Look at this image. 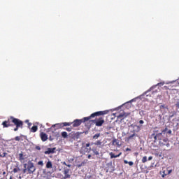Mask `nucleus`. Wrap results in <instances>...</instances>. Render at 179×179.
I'll return each mask as SVG.
<instances>
[{
  "instance_id": "6",
  "label": "nucleus",
  "mask_w": 179,
  "mask_h": 179,
  "mask_svg": "<svg viewBox=\"0 0 179 179\" xmlns=\"http://www.w3.org/2000/svg\"><path fill=\"white\" fill-rule=\"evenodd\" d=\"M159 145L162 146H170L168 138H164L159 140Z\"/></svg>"
},
{
  "instance_id": "21",
  "label": "nucleus",
  "mask_w": 179,
  "mask_h": 179,
  "mask_svg": "<svg viewBox=\"0 0 179 179\" xmlns=\"http://www.w3.org/2000/svg\"><path fill=\"white\" fill-rule=\"evenodd\" d=\"M37 129H38L37 126H33L31 129V132H37Z\"/></svg>"
},
{
  "instance_id": "7",
  "label": "nucleus",
  "mask_w": 179,
  "mask_h": 179,
  "mask_svg": "<svg viewBox=\"0 0 179 179\" xmlns=\"http://www.w3.org/2000/svg\"><path fill=\"white\" fill-rule=\"evenodd\" d=\"M40 138L42 141V142H45L48 139V135L44 132H41L40 133Z\"/></svg>"
},
{
  "instance_id": "50",
  "label": "nucleus",
  "mask_w": 179,
  "mask_h": 179,
  "mask_svg": "<svg viewBox=\"0 0 179 179\" xmlns=\"http://www.w3.org/2000/svg\"><path fill=\"white\" fill-rule=\"evenodd\" d=\"M29 125H31V123H29Z\"/></svg>"
},
{
  "instance_id": "42",
  "label": "nucleus",
  "mask_w": 179,
  "mask_h": 179,
  "mask_svg": "<svg viewBox=\"0 0 179 179\" xmlns=\"http://www.w3.org/2000/svg\"><path fill=\"white\" fill-rule=\"evenodd\" d=\"M128 162H129L127 161V160H124V164H128Z\"/></svg>"
},
{
  "instance_id": "41",
  "label": "nucleus",
  "mask_w": 179,
  "mask_h": 179,
  "mask_svg": "<svg viewBox=\"0 0 179 179\" xmlns=\"http://www.w3.org/2000/svg\"><path fill=\"white\" fill-rule=\"evenodd\" d=\"M144 122H144L143 120H140V121H139V124H144Z\"/></svg>"
},
{
  "instance_id": "31",
  "label": "nucleus",
  "mask_w": 179,
  "mask_h": 179,
  "mask_svg": "<svg viewBox=\"0 0 179 179\" xmlns=\"http://www.w3.org/2000/svg\"><path fill=\"white\" fill-rule=\"evenodd\" d=\"M38 165L41 166V167H43V166H44V162L43 161H39L38 162Z\"/></svg>"
},
{
  "instance_id": "35",
  "label": "nucleus",
  "mask_w": 179,
  "mask_h": 179,
  "mask_svg": "<svg viewBox=\"0 0 179 179\" xmlns=\"http://www.w3.org/2000/svg\"><path fill=\"white\" fill-rule=\"evenodd\" d=\"M7 153L4 152L3 155L0 154V157H5V156H6Z\"/></svg>"
},
{
  "instance_id": "40",
  "label": "nucleus",
  "mask_w": 179,
  "mask_h": 179,
  "mask_svg": "<svg viewBox=\"0 0 179 179\" xmlns=\"http://www.w3.org/2000/svg\"><path fill=\"white\" fill-rule=\"evenodd\" d=\"M126 152H131V149L130 148H126Z\"/></svg>"
},
{
  "instance_id": "33",
  "label": "nucleus",
  "mask_w": 179,
  "mask_h": 179,
  "mask_svg": "<svg viewBox=\"0 0 179 179\" xmlns=\"http://www.w3.org/2000/svg\"><path fill=\"white\" fill-rule=\"evenodd\" d=\"M66 131H68V132H71L72 131V127H66Z\"/></svg>"
},
{
  "instance_id": "44",
  "label": "nucleus",
  "mask_w": 179,
  "mask_h": 179,
  "mask_svg": "<svg viewBox=\"0 0 179 179\" xmlns=\"http://www.w3.org/2000/svg\"><path fill=\"white\" fill-rule=\"evenodd\" d=\"M176 82H177V83L179 85V78L177 79V80H176Z\"/></svg>"
},
{
  "instance_id": "12",
  "label": "nucleus",
  "mask_w": 179,
  "mask_h": 179,
  "mask_svg": "<svg viewBox=\"0 0 179 179\" xmlns=\"http://www.w3.org/2000/svg\"><path fill=\"white\" fill-rule=\"evenodd\" d=\"M90 146V143H87L86 145H85V146H83L82 147V150H83V149H85V152H90V150H92V148H90V149H88V148H89Z\"/></svg>"
},
{
  "instance_id": "29",
  "label": "nucleus",
  "mask_w": 179,
  "mask_h": 179,
  "mask_svg": "<svg viewBox=\"0 0 179 179\" xmlns=\"http://www.w3.org/2000/svg\"><path fill=\"white\" fill-rule=\"evenodd\" d=\"M92 152H93L94 154L96 155V156H99V155H100L99 151H97V150H96V149L92 150Z\"/></svg>"
},
{
  "instance_id": "27",
  "label": "nucleus",
  "mask_w": 179,
  "mask_h": 179,
  "mask_svg": "<svg viewBox=\"0 0 179 179\" xmlns=\"http://www.w3.org/2000/svg\"><path fill=\"white\" fill-rule=\"evenodd\" d=\"M92 138L93 139H99V138H100V133L96 134Z\"/></svg>"
},
{
  "instance_id": "32",
  "label": "nucleus",
  "mask_w": 179,
  "mask_h": 179,
  "mask_svg": "<svg viewBox=\"0 0 179 179\" xmlns=\"http://www.w3.org/2000/svg\"><path fill=\"white\" fill-rule=\"evenodd\" d=\"M159 108H160L161 110H164V108H166V105H165V104L160 105V106H159Z\"/></svg>"
},
{
  "instance_id": "17",
  "label": "nucleus",
  "mask_w": 179,
  "mask_h": 179,
  "mask_svg": "<svg viewBox=\"0 0 179 179\" xmlns=\"http://www.w3.org/2000/svg\"><path fill=\"white\" fill-rule=\"evenodd\" d=\"M166 133V130H163L161 133L157 132V134H155L157 136H158V140L160 141V139H162V135H163V134Z\"/></svg>"
},
{
  "instance_id": "9",
  "label": "nucleus",
  "mask_w": 179,
  "mask_h": 179,
  "mask_svg": "<svg viewBox=\"0 0 179 179\" xmlns=\"http://www.w3.org/2000/svg\"><path fill=\"white\" fill-rule=\"evenodd\" d=\"M63 173L64 174V177L63 178L64 179L71 178V174H69V169H64Z\"/></svg>"
},
{
  "instance_id": "22",
  "label": "nucleus",
  "mask_w": 179,
  "mask_h": 179,
  "mask_svg": "<svg viewBox=\"0 0 179 179\" xmlns=\"http://www.w3.org/2000/svg\"><path fill=\"white\" fill-rule=\"evenodd\" d=\"M23 174H26L27 173V164H24V169L22 170Z\"/></svg>"
},
{
  "instance_id": "23",
  "label": "nucleus",
  "mask_w": 179,
  "mask_h": 179,
  "mask_svg": "<svg viewBox=\"0 0 179 179\" xmlns=\"http://www.w3.org/2000/svg\"><path fill=\"white\" fill-rule=\"evenodd\" d=\"M19 171H20V168H19L18 166L14 168L13 170V173H18Z\"/></svg>"
},
{
  "instance_id": "4",
  "label": "nucleus",
  "mask_w": 179,
  "mask_h": 179,
  "mask_svg": "<svg viewBox=\"0 0 179 179\" xmlns=\"http://www.w3.org/2000/svg\"><path fill=\"white\" fill-rule=\"evenodd\" d=\"M27 174H33L34 171H36V166H34V164L31 162V161H29L27 164Z\"/></svg>"
},
{
  "instance_id": "37",
  "label": "nucleus",
  "mask_w": 179,
  "mask_h": 179,
  "mask_svg": "<svg viewBox=\"0 0 179 179\" xmlns=\"http://www.w3.org/2000/svg\"><path fill=\"white\" fill-rule=\"evenodd\" d=\"M15 141H20V137L16 136V137L15 138Z\"/></svg>"
},
{
  "instance_id": "46",
  "label": "nucleus",
  "mask_w": 179,
  "mask_h": 179,
  "mask_svg": "<svg viewBox=\"0 0 179 179\" xmlns=\"http://www.w3.org/2000/svg\"><path fill=\"white\" fill-rule=\"evenodd\" d=\"M63 164L64 165V166H67V164H66V162H63Z\"/></svg>"
},
{
  "instance_id": "15",
  "label": "nucleus",
  "mask_w": 179,
  "mask_h": 179,
  "mask_svg": "<svg viewBox=\"0 0 179 179\" xmlns=\"http://www.w3.org/2000/svg\"><path fill=\"white\" fill-rule=\"evenodd\" d=\"M135 136H136V134H133L131 136H129V137H127L126 138V141L127 142H129V141H132V139H135Z\"/></svg>"
},
{
  "instance_id": "16",
  "label": "nucleus",
  "mask_w": 179,
  "mask_h": 179,
  "mask_svg": "<svg viewBox=\"0 0 179 179\" xmlns=\"http://www.w3.org/2000/svg\"><path fill=\"white\" fill-rule=\"evenodd\" d=\"M173 171V170L170 169H166V171H162V177H166V176H169V174H171V173Z\"/></svg>"
},
{
  "instance_id": "20",
  "label": "nucleus",
  "mask_w": 179,
  "mask_h": 179,
  "mask_svg": "<svg viewBox=\"0 0 179 179\" xmlns=\"http://www.w3.org/2000/svg\"><path fill=\"white\" fill-rule=\"evenodd\" d=\"M46 169H52V162H51V161L47 162Z\"/></svg>"
},
{
  "instance_id": "18",
  "label": "nucleus",
  "mask_w": 179,
  "mask_h": 179,
  "mask_svg": "<svg viewBox=\"0 0 179 179\" xmlns=\"http://www.w3.org/2000/svg\"><path fill=\"white\" fill-rule=\"evenodd\" d=\"M113 146H120V141H118L117 139H113Z\"/></svg>"
},
{
  "instance_id": "10",
  "label": "nucleus",
  "mask_w": 179,
  "mask_h": 179,
  "mask_svg": "<svg viewBox=\"0 0 179 179\" xmlns=\"http://www.w3.org/2000/svg\"><path fill=\"white\" fill-rule=\"evenodd\" d=\"M45 155H51V153H55V148H49L46 151L44 152Z\"/></svg>"
},
{
  "instance_id": "3",
  "label": "nucleus",
  "mask_w": 179,
  "mask_h": 179,
  "mask_svg": "<svg viewBox=\"0 0 179 179\" xmlns=\"http://www.w3.org/2000/svg\"><path fill=\"white\" fill-rule=\"evenodd\" d=\"M90 122H92V124H94L96 127H102L103 124H104V118H103V117H100L98 119L90 120Z\"/></svg>"
},
{
  "instance_id": "8",
  "label": "nucleus",
  "mask_w": 179,
  "mask_h": 179,
  "mask_svg": "<svg viewBox=\"0 0 179 179\" xmlns=\"http://www.w3.org/2000/svg\"><path fill=\"white\" fill-rule=\"evenodd\" d=\"M55 127H56V129H54L55 131H57V129H59L61 128H64V123H57V124H53L52 125L50 129H52V128H55Z\"/></svg>"
},
{
  "instance_id": "43",
  "label": "nucleus",
  "mask_w": 179,
  "mask_h": 179,
  "mask_svg": "<svg viewBox=\"0 0 179 179\" xmlns=\"http://www.w3.org/2000/svg\"><path fill=\"white\" fill-rule=\"evenodd\" d=\"M176 106V107H178V108H179V102H177Z\"/></svg>"
},
{
  "instance_id": "38",
  "label": "nucleus",
  "mask_w": 179,
  "mask_h": 179,
  "mask_svg": "<svg viewBox=\"0 0 179 179\" xmlns=\"http://www.w3.org/2000/svg\"><path fill=\"white\" fill-rule=\"evenodd\" d=\"M153 159V157L150 156L147 160L150 161Z\"/></svg>"
},
{
  "instance_id": "19",
  "label": "nucleus",
  "mask_w": 179,
  "mask_h": 179,
  "mask_svg": "<svg viewBox=\"0 0 179 179\" xmlns=\"http://www.w3.org/2000/svg\"><path fill=\"white\" fill-rule=\"evenodd\" d=\"M103 143L101 140H98L95 141L94 143H92V145H95V146H101V145Z\"/></svg>"
},
{
  "instance_id": "28",
  "label": "nucleus",
  "mask_w": 179,
  "mask_h": 179,
  "mask_svg": "<svg viewBox=\"0 0 179 179\" xmlns=\"http://www.w3.org/2000/svg\"><path fill=\"white\" fill-rule=\"evenodd\" d=\"M141 162L142 163H146V162H148V157L146 156L143 157Z\"/></svg>"
},
{
  "instance_id": "45",
  "label": "nucleus",
  "mask_w": 179,
  "mask_h": 179,
  "mask_svg": "<svg viewBox=\"0 0 179 179\" xmlns=\"http://www.w3.org/2000/svg\"><path fill=\"white\" fill-rule=\"evenodd\" d=\"M87 157H88V159H90L92 157V155H89Z\"/></svg>"
},
{
  "instance_id": "5",
  "label": "nucleus",
  "mask_w": 179,
  "mask_h": 179,
  "mask_svg": "<svg viewBox=\"0 0 179 179\" xmlns=\"http://www.w3.org/2000/svg\"><path fill=\"white\" fill-rule=\"evenodd\" d=\"M164 85V82H161L157 83V85L151 87L148 90H147L145 92H144L143 94V96H149L148 94L149 93V92H152V90H153V89H155V87H156L157 86H163Z\"/></svg>"
},
{
  "instance_id": "26",
  "label": "nucleus",
  "mask_w": 179,
  "mask_h": 179,
  "mask_svg": "<svg viewBox=\"0 0 179 179\" xmlns=\"http://www.w3.org/2000/svg\"><path fill=\"white\" fill-rule=\"evenodd\" d=\"M72 122H63V127H71Z\"/></svg>"
},
{
  "instance_id": "47",
  "label": "nucleus",
  "mask_w": 179,
  "mask_h": 179,
  "mask_svg": "<svg viewBox=\"0 0 179 179\" xmlns=\"http://www.w3.org/2000/svg\"><path fill=\"white\" fill-rule=\"evenodd\" d=\"M66 166L67 167H71V164H67Z\"/></svg>"
},
{
  "instance_id": "30",
  "label": "nucleus",
  "mask_w": 179,
  "mask_h": 179,
  "mask_svg": "<svg viewBox=\"0 0 179 179\" xmlns=\"http://www.w3.org/2000/svg\"><path fill=\"white\" fill-rule=\"evenodd\" d=\"M85 162H83L80 164H77L76 166L78 167V169H79L80 167H82V166H85Z\"/></svg>"
},
{
  "instance_id": "14",
  "label": "nucleus",
  "mask_w": 179,
  "mask_h": 179,
  "mask_svg": "<svg viewBox=\"0 0 179 179\" xmlns=\"http://www.w3.org/2000/svg\"><path fill=\"white\" fill-rule=\"evenodd\" d=\"M26 159V155H23V152L19 154V159L20 162H22L23 160Z\"/></svg>"
},
{
  "instance_id": "1",
  "label": "nucleus",
  "mask_w": 179,
  "mask_h": 179,
  "mask_svg": "<svg viewBox=\"0 0 179 179\" xmlns=\"http://www.w3.org/2000/svg\"><path fill=\"white\" fill-rule=\"evenodd\" d=\"M3 128H9V127H14L13 131L16 132V131L19 130V128L23 129V121L20 120V119L15 118L13 116H10L7 120L3 121L1 123Z\"/></svg>"
},
{
  "instance_id": "24",
  "label": "nucleus",
  "mask_w": 179,
  "mask_h": 179,
  "mask_svg": "<svg viewBox=\"0 0 179 179\" xmlns=\"http://www.w3.org/2000/svg\"><path fill=\"white\" fill-rule=\"evenodd\" d=\"M117 117L121 118V120H124V118H127V115L125 114H120Z\"/></svg>"
},
{
  "instance_id": "2",
  "label": "nucleus",
  "mask_w": 179,
  "mask_h": 179,
  "mask_svg": "<svg viewBox=\"0 0 179 179\" xmlns=\"http://www.w3.org/2000/svg\"><path fill=\"white\" fill-rule=\"evenodd\" d=\"M108 114V110L98 111L91 114L90 116L83 117V119H76L71 124H73V127L76 128L82 124V122H87V121H90L92 118H96V117H100V115H106Z\"/></svg>"
},
{
  "instance_id": "51",
  "label": "nucleus",
  "mask_w": 179,
  "mask_h": 179,
  "mask_svg": "<svg viewBox=\"0 0 179 179\" xmlns=\"http://www.w3.org/2000/svg\"><path fill=\"white\" fill-rule=\"evenodd\" d=\"M29 125H31V123H29Z\"/></svg>"
},
{
  "instance_id": "13",
  "label": "nucleus",
  "mask_w": 179,
  "mask_h": 179,
  "mask_svg": "<svg viewBox=\"0 0 179 179\" xmlns=\"http://www.w3.org/2000/svg\"><path fill=\"white\" fill-rule=\"evenodd\" d=\"M110 159H115L117 157H120L121 155H122V152L119 153L118 155H115L113 152H110Z\"/></svg>"
},
{
  "instance_id": "39",
  "label": "nucleus",
  "mask_w": 179,
  "mask_h": 179,
  "mask_svg": "<svg viewBox=\"0 0 179 179\" xmlns=\"http://www.w3.org/2000/svg\"><path fill=\"white\" fill-rule=\"evenodd\" d=\"M143 113H144L143 110H141V111L139 112L140 115H142V114H143Z\"/></svg>"
},
{
  "instance_id": "25",
  "label": "nucleus",
  "mask_w": 179,
  "mask_h": 179,
  "mask_svg": "<svg viewBox=\"0 0 179 179\" xmlns=\"http://www.w3.org/2000/svg\"><path fill=\"white\" fill-rule=\"evenodd\" d=\"M62 138H68V133H66V131L62 132Z\"/></svg>"
},
{
  "instance_id": "49",
  "label": "nucleus",
  "mask_w": 179,
  "mask_h": 179,
  "mask_svg": "<svg viewBox=\"0 0 179 179\" xmlns=\"http://www.w3.org/2000/svg\"><path fill=\"white\" fill-rule=\"evenodd\" d=\"M73 135L75 136V135H76V134H73Z\"/></svg>"
},
{
  "instance_id": "11",
  "label": "nucleus",
  "mask_w": 179,
  "mask_h": 179,
  "mask_svg": "<svg viewBox=\"0 0 179 179\" xmlns=\"http://www.w3.org/2000/svg\"><path fill=\"white\" fill-rule=\"evenodd\" d=\"M157 132H159V131H155L154 133L152 134H151V138H154V142H156L157 141V139H159L158 136L156 135V134H157Z\"/></svg>"
},
{
  "instance_id": "36",
  "label": "nucleus",
  "mask_w": 179,
  "mask_h": 179,
  "mask_svg": "<svg viewBox=\"0 0 179 179\" xmlns=\"http://www.w3.org/2000/svg\"><path fill=\"white\" fill-rule=\"evenodd\" d=\"M129 166H134V162L132 161H130L128 162Z\"/></svg>"
},
{
  "instance_id": "48",
  "label": "nucleus",
  "mask_w": 179,
  "mask_h": 179,
  "mask_svg": "<svg viewBox=\"0 0 179 179\" xmlns=\"http://www.w3.org/2000/svg\"><path fill=\"white\" fill-rule=\"evenodd\" d=\"M163 171H165V173H167V169L164 170Z\"/></svg>"
},
{
  "instance_id": "34",
  "label": "nucleus",
  "mask_w": 179,
  "mask_h": 179,
  "mask_svg": "<svg viewBox=\"0 0 179 179\" xmlns=\"http://www.w3.org/2000/svg\"><path fill=\"white\" fill-rule=\"evenodd\" d=\"M35 149H36V150H41V147L38 146V145H36L35 147Z\"/></svg>"
}]
</instances>
